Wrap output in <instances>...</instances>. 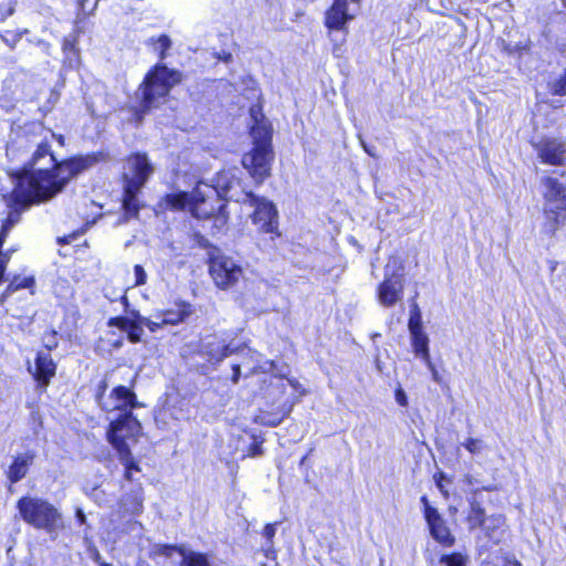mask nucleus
Listing matches in <instances>:
<instances>
[{"label":"nucleus","instance_id":"obj_1","mask_svg":"<svg viewBox=\"0 0 566 566\" xmlns=\"http://www.w3.org/2000/svg\"><path fill=\"white\" fill-rule=\"evenodd\" d=\"M250 117L253 122L251 136L252 149L242 157V165L251 177L261 184L270 176L271 165L274 158L272 149V127L265 119L259 105L250 107Z\"/></svg>","mask_w":566,"mask_h":566},{"label":"nucleus","instance_id":"obj_2","mask_svg":"<svg viewBox=\"0 0 566 566\" xmlns=\"http://www.w3.org/2000/svg\"><path fill=\"white\" fill-rule=\"evenodd\" d=\"M140 433L142 424L130 412L111 419L107 440L117 451L119 462L125 468V479L128 481L134 479L135 472L140 471L130 451V446L136 443Z\"/></svg>","mask_w":566,"mask_h":566},{"label":"nucleus","instance_id":"obj_3","mask_svg":"<svg viewBox=\"0 0 566 566\" xmlns=\"http://www.w3.org/2000/svg\"><path fill=\"white\" fill-rule=\"evenodd\" d=\"M127 169L128 172L123 175L124 193L122 206L127 218H135L142 208L138 195L154 172V167L146 154H134L127 159Z\"/></svg>","mask_w":566,"mask_h":566},{"label":"nucleus","instance_id":"obj_4","mask_svg":"<svg viewBox=\"0 0 566 566\" xmlns=\"http://www.w3.org/2000/svg\"><path fill=\"white\" fill-rule=\"evenodd\" d=\"M180 82V74L164 64H157L145 76L136 93L143 112L158 106L170 90Z\"/></svg>","mask_w":566,"mask_h":566},{"label":"nucleus","instance_id":"obj_5","mask_svg":"<svg viewBox=\"0 0 566 566\" xmlns=\"http://www.w3.org/2000/svg\"><path fill=\"white\" fill-rule=\"evenodd\" d=\"M17 509L27 524L48 534L56 533L62 526V513L42 497L22 496L17 502Z\"/></svg>","mask_w":566,"mask_h":566},{"label":"nucleus","instance_id":"obj_6","mask_svg":"<svg viewBox=\"0 0 566 566\" xmlns=\"http://www.w3.org/2000/svg\"><path fill=\"white\" fill-rule=\"evenodd\" d=\"M237 352H240L247 359H249V361H243V365L249 366L252 373H255L260 368L256 365V363H259L260 354L245 345L242 347H232L226 339L218 335L203 337L199 345V354L211 365L220 364L226 357Z\"/></svg>","mask_w":566,"mask_h":566},{"label":"nucleus","instance_id":"obj_7","mask_svg":"<svg viewBox=\"0 0 566 566\" xmlns=\"http://www.w3.org/2000/svg\"><path fill=\"white\" fill-rule=\"evenodd\" d=\"M546 187L545 198L547 205L545 207L547 232L554 234L558 227L566 218V184L557 178L548 177L544 182Z\"/></svg>","mask_w":566,"mask_h":566},{"label":"nucleus","instance_id":"obj_8","mask_svg":"<svg viewBox=\"0 0 566 566\" xmlns=\"http://www.w3.org/2000/svg\"><path fill=\"white\" fill-rule=\"evenodd\" d=\"M353 3H359L360 0H350ZM355 18V13H350L348 9V0H334L332 7L325 13V25L331 31H340L342 36L332 38L334 42L333 55L340 57L344 54L343 44L347 35V23Z\"/></svg>","mask_w":566,"mask_h":566},{"label":"nucleus","instance_id":"obj_9","mask_svg":"<svg viewBox=\"0 0 566 566\" xmlns=\"http://www.w3.org/2000/svg\"><path fill=\"white\" fill-rule=\"evenodd\" d=\"M242 201L254 209L251 216L252 222L261 232L275 234V237L280 235L277 231V210L273 202L253 192H244Z\"/></svg>","mask_w":566,"mask_h":566},{"label":"nucleus","instance_id":"obj_10","mask_svg":"<svg viewBox=\"0 0 566 566\" xmlns=\"http://www.w3.org/2000/svg\"><path fill=\"white\" fill-rule=\"evenodd\" d=\"M97 402L105 412L119 411V415L133 413V409L143 406L138 402L136 394L122 385L113 388L108 395L105 394L104 389L97 395Z\"/></svg>","mask_w":566,"mask_h":566},{"label":"nucleus","instance_id":"obj_11","mask_svg":"<svg viewBox=\"0 0 566 566\" xmlns=\"http://www.w3.org/2000/svg\"><path fill=\"white\" fill-rule=\"evenodd\" d=\"M209 272L214 284L221 290H228L243 277V269L232 258L214 255L210 259Z\"/></svg>","mask_w":566,"mask_h":566},{"label":"nucleus","instance_id":"obj_12","mask_svg":"<svg viewBox=\"0 0 566 566\" xmlns=\"http://www.w3.org/2000/svg\"><path fill=\"white\" fill-rule=\"evenodd\" d=\"M421 503L423 504L424 518L431 536L443 546H452L454 544V536L447 527L438 510L430 505L427 496L421 497Z\"/></svg>","mask_w":566,"mask_h":566},{"label":"nucleus","instance_id":"obj_13","mask_svg":"<svg viewBox=\"0 0 566 566\" xmlns=\"http://www.w3.org/2000/svg\"><path fill=\"white\" fill-rule=\"evenodd\" d=\"M537 157L543 164L562 166L566 161V145L556 138H542L533 143Z\"/></svg>","mask_w":566,"mask_h":566},{"label":"nucleus","instance_id":"obj_14","mask_svg":"<svg viewBox=\"0 0 566 566\" xmlns=\"http://www.w3.org/2000/svg\"><path fill=\"white\" fill-rule=\"evenodd\" d=\"M403 275L392 273L389 275L388 266L385 272V280L377 289L378 302L385 307L394 306L402 297Z\"/></svg>","mask_w":566,"mask_h":566},{"label":"nucleus","instance_id":"obj_15","mask_svg":"<svg viewBox=\"0 0 566 566\" xmlns=\"http://www.w3.org/2000/svg\"><path fill=\"white\" fill-rule=\"evenodd\" d=\"M28 371L34 377L39 386L45 388L55 376L56 364L50 353L38 352L34 366L28 363Z\"/></svg>","mask_w":566,"mask_h":566},{"label":"nucleus","instance_id":"obj_16","mask_svg":"<svg viewBox=\"0 0 566 566\" xmlns=\"http://www.w3.org/2000/svg\"><path fill=\"white\" fill-rule=\"evenodd\" d=\"M122 516H139L144 512V491L140 485L134 486L126 492L118 502Z\"/></svg>","mask_w":566,"mask_h":566},{"label":"nucleus","instance_id":"obj_17","mask_svg":"<svg viewBox=\"0 0 566 566\" xmlns=\"http://www.w3.org/2000/svg\"><path fill=\"white\" fill-rule=\"evenodd\" d=\"M24 135H25L28 142L35 145L36 148H39V144L46 143L49 146V149H51L50 142H49L50 138L51 139L56 138L60 145L64 144V137L62 135L56 137L53 132H51L50 129H46L43 126V124L40 122H33V123L27 125L24 127ZM36 150L38 149H35V151ZM50 151H52V150H50ZM51 154L53 157H55L53 153H51ZM54 159L57 164L61 163V161H57L56 158H54Z\"/></svg>","mask_w":566,"mask_h":566},{"label":"nucleus","instance_id":"obj_18","mask_svg":"<svg viewBox=\"0 0 566 566\" xmlns=\"http://www.w3.org/2000/svg\"><path fill=\"white\" fill-rule=\"evenodd\" d=\"M172 552H178L181 556L180 566H212L206 554L175 545H166L163 548V554L166 556H171Z\"/></svg>","mask_w":566,"mask_h":566},{"label":"nucleus","instance_id":"obj_19","mask_svg":"<svg viewBox=\"0 0 566 566\" xmlns=\"http://www.w3.org/2000/svg\"><path fill=\"white\" fill-rule=\"evenodd\" d=\"M34 457L35 454L33 451H27L14 457L7 471L8 480L11 483H18L21 481L27 475L30 465L33 463Z\"/></svg>","mask_w":566,"mask_h":566},{"label":"nucleus","instance_id":"obj_20","mask_svg":"<svg viewBox=\"0 0 566 566\" xmlns=\"http://www.w3.org/2000/svg\"><path fill=\"white\" fill-rule=\"evenodd\" d=\"M108 325L125 332L127 334L128 340L133 344H137L142 340V336L144 334V324L142 323L134 322L126 316H116L109 318Z\"/></svg>","mask_w":566,"mask_h":566},{"label":"nucleus","instance_id":"obj_21","mask_svg":"<svg viewBox=\"0 0 566 566\" xmlns=\"http://www.w3.org/2000/svg\"><path fill=\"white\" fill-rule=\"evenodd\" d=\"M192 313L190 303L179 301L175 303V308L167 310L159 314L163 316V322L167 325H177L184 322Z\"/></svg>","mask_w":566,"mask_h":566},{"label":"nucleus","instance_id":"obj_22","mask_svg":"<svg viewBox=\"0 0 566 566\" xmlns=\"http://www.w3.org/2000/svg\"><path fill=\"white\" fill-rule=\"evenodd\" d=\"M410 336L415 355L426 365H430L429 338L427 334L423 331H418L410 333Z\"/></svg>","mask_w":566,"mask_h":566},{"label":"nucleus","instance_id":"obj_23","mask_svg":"<svg viewBox=\"0 0 566 566\" xmlns=\"http://www.w3.org/2000/svg\"><path fill=\"white\" fill-rule=\"evenodd\" d=\"M77 35L75 33L64 38L62 43V51L64 54V63L70 67H75L78 63V49L76 48Z\"/></svg>","mask_w":566,"mask_h":566},{"label":"nucleus","instance_id":"obj_24","mask_svg":"<svg viewBox=\"0 0 566 566\" xmlns=\"http://www.w3.org/2000/svg\"><path fill=\"white\" fill-rule=\"evenodd\" d=\"M34 283H35V281H34L33 276H24V277L15 276L10 282V284L8 285L4 293L1 295V297H0L1 304H3L14 292H17L21 289H30L29 293L32 295L34 293L32 290L34 286Z\"/></svg>","mask_w":566,"mask_h":566},{"label":"nucleus","instance_id":"obj_25","mask_svg":"<svg viewBox=\"0 0 566 566\" xmlns=\"http://www.w3.org/2000/svg\"><path fill=\"white\" fill-rule=\"evenodd\" d=\"M504 525V517L502 515H492L488 517L483 530L485 535L493 541L499 543L501 541V527Z\"/></svg>","mask_w":566,"mask_h":566},{"label":"nucleus","instance_id":"obj_26","mask_svg":"<svg viewBox=\"0 0 566 566\" xmlns=\"http://www.w3.org/2000/svg\"><path fill=\"white\" fill-rule=\"evenodd\" d=\"M145 43L158 53L160 60L166 57V52L171 48V40L167 34H161L158 38L151 36Z\"/></svg>","mask_w":566,"mask_h":566},{"label":"nucleus","instance_id":"obj_27","mask_svg":"<svg viewBox=\"0 0 566 566\" xmlns=\"http://www.w3.org/2000/svg\"><path fill=\"white\" fill-rule=\"evenodd\" d=\"M470 504L471 510L468 515L469 527L471 530L476 527H483L488 520L485 517L484 509L474 500Z\"/></svg>","mask_w":566,"mask_h":566},{"label":"nucleus","instance_id":"obj_28","mask_svg":"<svg viewBox=\"0 0 566 566\" xmlns=\"http://www.w3.org/2000/svg\"><path fill=\"white\" fill-rule=\"evenodd\" d=\"M191 196L187 192H175L166 196V202L174 209H184L191 205Z\"/></svg>","mask_w":566,"mask_h":566},{"label":"nucleus","instance_id":"obj_29","mask_svg":"<svg viewBox=\"0 0 566 566\" xmlns=\"http://www.w3.org/2000/svg\"><path fill=\"white\" fill-rule=\"evenodd\" d=\"M469 557L462 553L443 554L439 559L440 566H467Z\"/></svg>","mask_w":566,"mask_h":566},{"label":"nucleus","instance_id":"obj_30","mask_svg":"<svg viewBox=\"0 0 566 566\" xmlns=\"http://www.w3.org/2000/svg\"><path fill=\"white\" fill-rule=\"evenodd\" d=\"M408 329L409 333L423 331L422 322H421V313L417 304L412 305L410 317L408 321Z\"/></svg>","mask_w":566,"mask_h":566},{"label":"nucleus","instance_id":"obj_31","mask_svg":"<svg viewBox=\"0 0 566 566\" xmlns=\"http://www.w3.org/2000/svg\"><path fill=\"white\" fill-rule=\"evenodd\" d=\"M462 446L471 453V454H480L485 449V443L481 439L468 438Z\"/></svg>","mask_w":566,"mask_h":566},{"label":"nucleus","instance_id":"obj_32","mask_svg":"<svg viewBox=\"0 0 566 566\" xmlns=\"http://www.w3.org/2000/svg\"><path fill=\"white\" fill-rule=\"evenodd\" d=\"M290 412V409L287 411H284L281 415H264L259 417V421L262 424L269 426V427H276L279 426L284 417Z\"/></svg>","mask_w":566,"mask_h":566},{"label":"nucleus","instance_id":"obj_33","mask_svg":"<svg viewBox=\"0 0 566 566\" xmlns=\"http://www.w3.org/2000/svg\"><path fill=\"white\" fill-rule=\"evenodd\" d=\"M551 91L554 95L564 96L566 95V69L565 73L551 84Z\"/></svg>","mask_w":566,"mask_h":566},{"label":"nucleus","instance_id":"obj_34","mask_svg":"<svg viewBox=\"0 0 566 566\" xmlns=\"http://www.w3.org/2000/svg\"><path fill=\"white\" fill-rule=\"evenodd\" d=\"M43 345L46 348V353L55 349L59 346V342L56 339V332L50 331L43 335Z\"/></svg>","mask_w":566,"mask_h":566},{"label":"nucleus","instance_id":"obj_35","mask_svg":"<svg viewBox=\"0 0 566 566\" xmlns=\"http://www.w3.org/2000/svg\"><path fill=\"white\" fill-rule=\"evenodd\" d=\"M233 179H228V174L222 172L218 176L217 186L221 188L223 195L227 196L230 189L233 187Z\"/></svg>","mask_w":566,"mask_h":566},{"label":"nucleus","instance_id":"obj_36","mask_svg":"<svg viewBox=\"0 0 566 566\" xmlns=\"http://www.w3.org/2000/svg\"><path fill=\"white\" fill-rule=\"evenodd\" d=\"M157 318H160V321H153L148 317H140V323L144 324L150 332L155 333L158 331L161 326L166 325L163 322V316H159V314L156 316Z\"/></svg>","mask_w":566,"mask_h":566},{"label":"nucleus","instance_id":"obj_37","mask_svg":"<svg viewBox=\"0 0 566 566\" xmlns=\"http://www.w3.org/2000/svg\"><path fill=\"white\" fill-rule=\"evenodd\" d=\"M134 276H135V282H134L135 286L144 285L147 281V273H146L145 269L139 264H136L134 266Z\"/></svg>","mask_w":566,"mask_h":566},{"label":"nucleus","instance_id":"obj_38","mask_svg":"<svg viewBox=\"0 0 566 566\" xmlns=\"http://www.w3.org/2000/svg\"><path fill=\"white\" fill-rule=\"evenodd\" d=\"M262 442L263 440H258V437L253 436V442L249 447L248 455L252 458L262 455Z\"/></svg>","mask_w":566,"mask_h":566},{"label":"nucleus","instance_id":"obj_39","mask_svg":"<svg viewBox=\"0 0 566 566\" xmlns=\"http://www.w3.org/2000/svg\"><path fill=\"white\" fill-rule=\"evenodd\" d=\"M395 398L399 406L406 407L408 405V397L401 387L396 389Z\"/></svg>","mask_w":566,"mask_h":566},{"label":"nucleus","instance_id":"obj_40","mask_svg":"<svg viewBox=\"0 0 566 566\" xmlns=\"http://www.w3.org/2000/svg\"><path fill=\"white\" fill-rule=\"evenodd\" d=\"M276 532L275 524H266L263 528V536L271 542Z\"/></svg>","mask_w":566,"mask_h":566},{"label":"nucleus","instance_id":"obj_41","mask_svg":"<svg viewBox=\"0 0 566 566\" xmlns=\"http://www.w3.org/2000/svg\"><path fill=\"white\" fill-rule=\"evenodd\" d=\"M241 376V364H232V382L238 384Z\"/></svg>","mask_w":566,"mask_h":566},{"label":"nucleus","instance_id":"obj_42","mask_svg":"<svg viewBox=\"0 0 566 566\" xmlns=\"http://www.w3.org/2000/svg\"><path fill=\"white\" fill-rule=\"evenodd\" d=\"M36 45H38V46L41 49V51H42L43 53H45L46 55H50V54H51V53H50V49H51L50 43H48V42H45V41H43V40H39V41L36 42Z\"/></svg>","mask_w":566,"mask_h":566},{"label":"nucleus","instance_id":"obj_43","mask_svg":"<svg viewBox=\"0 0 566 566\" xmlns=\"http://www.w3.org/2000/svg\"><path fill=\"white\" fill-rule=\"evenodd\" d=\"M429 370L431 371L432 374V379L436 381V382H439L440 381V376H439V373L438 370L436 369L434 365L432 364V361L430 360V365H426Z\"/></svg>","mask_w":566,"mask_h":566},{"label":"nucleus","instance_id":"obj_44","mask_svg":"<svg viewBox=\"0 0 566 566\" xmlns=\"http://www.w3.org/2000/svg\"><path fill=\"white\" fill-rule=\"evenodd\" d=\"M0 13L2 18L6 19L13 13V8L11 6H9L8 8H6L4 6H0Z\"/></svg>","mask_w":566,"mask_h":566},{"label":"nucleus","instance_id":"obj_45","mask_svg":"<svg viewBox=\"0 0 566 566\" xmlns=\"http://www.w3.org/2000/svg\"><path fill=\"white\" fill-rule=\"evenodd\" d=\"M75 516L80 524H84L86 522V516L81 509L76 510Z\"/></svg>","mask_w":566,"mask_h":566},{"label":"nucleus","instance_id":"obj_46","mask_svg":"<svg viewBox=\"0 0 566 566\" xmlns=\"http://www.w3.org/2000/svg\"><path fill=\"white\" fill-rule=\"evenodd\" d=\"M140 317H144L143 315H140V313L138 311H132L130 312V319H133L134 322H138L140 323Z\"/></svg>","mask_w":566,"mask_h":566},{"label":"nucleus","instance_id":"obj_47","mask_svg":"<svg viewBox=\"0 0 566 566\" xmlns=\"http://www.w3.org/2000/svg\"><path fill=\"white\" fill-rule=\"evenodd\" d=\"M129 527H130L133 531H134V530H136V528L142 530V528H143V525H142V523H139V522H137V521H133V522H130V523H129Z\"/></svg>","mask_w":566,"mask_h":566},{"label":"nucleus","instance_id":"obj_48","mask_svg":"<svg viewBox=\"0 0 566 566\" xmlns=\"http://www.w3.org/2000/svg\"><path fill=\"white\" fill-rule=\"evenodd\" d=\"M122 300H123L124 305H125V306H127V305H128L127 297H126V296H123V297H122Z\"/></svg>","mask_w":566,"mask_h":566},{"label":"nucleus","instance_id":"obj_49","mask_svg":"<svg viewBox=\"0 0 566 566\" xmlns=\"http://www.w3.org/2000/svg\"><path fill=\"white\" fill-rule=\"evenodd\" d=\"M511 566H522V565L517 560H514V562L511 563Z\"/></svg>","mask_w":566,"mask_h":566},{"label":"nucleus","instance_id":"obj_50","mask_svg":"<svg viewBox=\"0 0 566 566\" xmlns=\"http://www.w3.org/2000/svg\"><path fill=\"white\" fill-rule=\"evenodd\" d=\"M11 150H12V145H8L7 146V154L9 155Z\"/></svg>","mask_w":566,"mask_h":566},{"label":"nucleus","instance_id":"obj_51","mask_svg":"<svg viewBox=\"0 0 566 566\" xmlns=\"http://www.w3.org/2000/svg\"><path fill=\"white\" fill-rule=\"evenodd\" d=\"M99 566H112V565H111V564H108V563H106V562H102V563L99 564Z\"/></svg>","mask_w":566,"mask_h":566},{"label":"nucleus","instance_id":"obj_52","mask_svg":"<svg viewBox=\"0 0 566 566\" xmlns=\"http://www.w3.org/2000/svg\"><path fill=\"white\" fill-rule=\"evenodd\" d=\"M365 150H366V153H368L369 155H371V156H373V154H371V153L369 151V149H367L366 147H365Z\"/></svg>","mask_w":566,"mask_h":566},{"label":"nucleus","instance_id":"obj_53","mask_svg":"<svg viewBox=\"0 0 566 566\" xmlns=\"http://www.w3.org/2000/svg\"><path fill=\"white\" fill-rule=\"evenodd\" d=\"M265 566V565H264Z\"/></svg>","mask_w":566,"mask_h":566}]
</instances>
